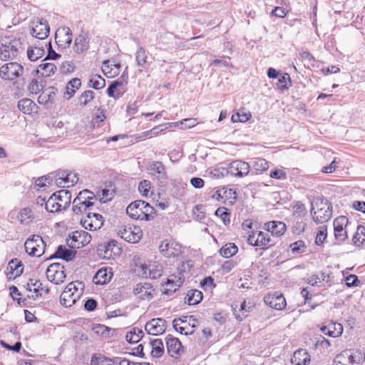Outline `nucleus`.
<instances>
[{
  "mask_svg": "<svg viewBox=\"0 0 365 365\" xmlns=\"http://www.w3.org/2000/svg\"><path fill=\"white\" fill-rule=\"evenodd\" d=\"M310 213L317 224L328 222L332 217V206L328 200L317 197L311 204Z\"/></svg>",
  "mask_w": 365,
  "mask_h": 365,
  "instance_id": "f257e3e1",
  "label": "nucleus"
},
{
  "mask_svg": "<svg viewBox=\"0 0 365 365\" xmlns=\"http://www.w3.org/2000/svg\"><path fill=\"white\" fill-rule=\"evenodd\" d=\"M24 67L16 62L4 63L0 67V77L5 81H14L24 73Z\"/></svg>",
  "mask_w": 365,
  "mask_h": 365,
  "instance_id": "f03ea898",
  "label": "nucleus"
},
{
  "mask_svg": "<svg viewBox=\"0 0 365 365\" xmlns=\"http://www.w3.org/2000/svg\"><path fill=\"white\" fill-rule=\"evenodd\" d=\"M26 252L31 256L41 257L44 253L46 244L39 235H33L24 244Z\"/></svg>",
  "mask_w": 365,
  "mask_h": 365,
  "instance_id": "7ed1b4c3",
  "label": "nucleus"
},
{
  "mask_svg": "<svg viewBox=\"0 0 365 365\" xmlns=\"http://www.w3.org/2000/svg\"><path fill=\"white\" fill-rule=\"evenodd\" d=\"M118 234L124 240L136 243L141 239L143 232L138 226L128 225L120 227Z\"/></svg>",
  "mask_w": 365,
  "mask_h": 365,
  "instance_id": "20e7f679",
  "label": "nucleus"
},
{
  "mask_svg": "<svg viewBox=\"0 0 365 365\" xmlns=\"http://www.w3.org/2000/svg\"><path fill=\"white\" fill-rule=\"evenodd\" d=\"M67 240V245L72 249H79L87 245L91 240L89 233L84 230H77L70 235Z\"/></svg>",
  "mask_w": 365,
  "mask_h": 365,
  "instance_id": "39448f33",
  "label": "nucleus"
},
{
  "mask_svg": "<svg viewBox=\"0 0 365 365\" xmlns=\"http://www.w3.org/2000/svg\"><path fill=\"white\" fill-rule=\"evenodd\" d=\"M21 48V43L16 39L11 41L9 44H1L0 46V59L9 61L15 58Z\"/></svg>",
  "mask_w": 365,
  "mask_h": 365,
  "instance_id": "423d86ee",
  "label": "nucleus"
},
{
  "mask_svg": "<svg viewBox=\"0 0 365 365\" xmlns=\"http://www.w3.org/2000/svg\"><path fill=\"white\" fill-rule=\"evenodd\" d=\"M247 243L257 247H261L263 249L267 248L272 245V240L267 232L262 231H253L250 234L247 239Z\"/></svg>",
  "mask_w": 365,
  "mask_h": 365,
  "instance_id": "0eeeda50",
  "label": "nucleus"
},
{
  "mask_svg": "<svg viewBox=\"0 0 365 365\" xmlns=\"http://www.w3.org/2000/svg\"><path fill=\"white\" fill-rule=\"evenodd\" d=\"M46 274L47 279L56 284L63 282L66 277L64 272V267L60 263H53L49 265L46 269Z\"/></svg>",
  "mask_w": 365,
  "mask_h": 365,
  "instance_id": "6e6552de",
  "label": "nucleus"
},
{
  "mask_svg": "<svg viewBox=\"0 0 365 365\" xmlns=\"http://www.w3.org/2000/svg\"><path fill=\"white\" fill-rule=\"evenodd\" d=\"M53 175L54 182L59 187L73 186L78 180V174L66 170H61L55 173Z\"/></svg>",
  "mask_w": 365,
  "mask_h": 365,
  "instance_id": "1a4fd4ad",
  "label": "nucleus"
},
{
  "mask_svg": "<svg viewBox=\"0 0 365 365\" xmlns=\"http://www.w3.org/2000/svg\"><path fill=\"white\" fill-rule=\"evenodd\" d=\"M81 222L86 230H96L103 225L104 219L101 214L89 211L86 214V217L81 220Z\"/></svg>",
  "mask_w": 365,
  "mask_h": 365,
  "instance_id": "9d476101",
  "label": "nucleus"
},
{
  "mask_svg": "<svg viewBox=\"0 0 365 365\" xmlns=\"http://www.w3.org/2000/svg\"><path fill=\"white\" fill-rule=\"evenodd\" d=\"M77 291L76 285L73 282L69 283L61 294V304L66 307H70L74 304L78 298Z\"/></svg>",
  "mask_w": 365,
  "mask_h": 365,
  "instance_id": "9b49d317",
  "label": "nucleus"
},
{
  "mask_svg": "<svg viewBox=\"0 0 365 365\" xmlns=\"http://www.w3.org/2000/svg\"><path fill=\"white\" fill-rule=\"evenodd\" d=\"M159 249L165 257H175L181 253V245L174 240H163Z\"/></svg>",
  "mask_w": 365,
  "mask_h": 365,
  "instance_id": "f8f14e48",
  "label": "nucleus"
},
{
  "mask_svg": "<svg viewBox=\"0 0 365 365\" xmlns=\"http://www.w3.org/2000/svg\"><path fill=\"white\" fill-rule=\"evenodd\" d=\"M167 327L166 321L162 318L152 319L145 325L146 332L150 335L158 336L163 334Z\"/></svg>",
  "mask_w": 365,
  "mask_h": 365,
  "instance_id": "ddd939ff",
  "label": "nucleus"
},
{
  "mask_svg": "<svg viewBox=\"0 0 365 365\" xmlns=\"http://www.w3.org/2000/svg\"><path fill=\"white\" fill-rule=\"evenodd\" d=\"M56 43L62 48L70 46L72 42V33L68 27L58 28L55 34Z\"/></svg>",
  "mask_w": 365,
  "mask_h": 365,
  "instance_id": "4468645a",
  "label": "nucleus"
},
{
  "mask_svg": "<svg viewBox=\"0 0 365 365\" xmlns=\"http://www.w3.org/2000/svg\"><path fill=\"white\" fill-rule=\"evenodd\" d=\"M141 269V275L145 278L158 279L163 273V268L160 265L157 264L156 262L147 264H141L140 266Z\"/></svg>",
  "mask_w": 365,
  "mask_h": 365,
  "instance_id": "2eb2a0df",
  "label": "nucleus"
},
{
  "mask_svg": "<svg viewBox=\"0 0 365 365\" xmlns=\"http://www.w3.org/2000/svg\"><path fill=\"white\" fill-rule=\"evenodd\" d=\"M359 361L351 350H345L335 356L334 365H358Z\"/></svg>",
  "mask_w": 365,
  "mask_h": 365,
  "instance_id": "dca6fc26",
  "label": "nucleus"
},
{
  "mask_svg": "<svg viewBox=\"0 0 365 365\" xmlns=\"http://www.w3.org/2000/svg\"><path fill=\"white\" fill-rule=\"evenodd\" d=\"M347 223L348 219L345 216H340L334 220V237L339 242H343L347 237L346 230L344 227Z\"/></svg>",
  "mask_w": 365,
  "mask_h": 365,
  "instance_id": "f3484780",
  "label": "nucleus"
},
{
  "mask_svg": "<svg viewBox=\"0 0 365 365\" xmlns=\"http://www.w3.org/2000/svg\"><path fill=\"white\" fill-rule=\"evenodd\" d=\"M264 302L267 305L277 310H282L287 304L284 296L278 292L267 294L264 297Z\"/></svg>",
  "mask_w": 365,
  "mask_h": 365,
  "instance_id": "a211bd4d",
  "label": "nucleus"
},
{
  "mask_svg": "<svg viewBox=\"0 0 365 365\" xmlns=\"http://www.w3.org/2000/svg\"><path fill=\"white\" fill-rule=\"evenodd\" d=\"M250 171V165L242 160H235L230 164L229 172L237 177L247 176Z\"/></svg>",
  "mask_w": 365,
  "mask_h": 365,
  "instance_id": "6ab92c4d",
  "label": "nucleus"
},
{
  "mask_svg": "<svg viewBox=\"0 0 365 365\" xmlns=\"http://www.w3.org/2000/svg\"><path fill=\"white\" fill-rule=\"evenodd\" d=\"M154 289L149 283H139L133 289V294L140 299L150 300L153 297Z\"/></svg>",
  "mask_w": 365,
  "mask_h": 365,
  "instance_id": "aec40b11",
  "label": "nucleus"
},
{
  "mask_svg": "<svg viewBox=\"0 0 365 365\" xmlns=\"http://www.w3.org/2000/svg\"><path fill=\"white\" fill-rule=\"evenodd\" d=\"M50 31L48 22L43 19H38L31 30V35L38 39L47 38Z\"/></svg>",
  "mask_w": 365,
  "mask_h": 365,
  "instance_id": "412c9836",
  "label": "nucleus"
},
{
  "mask_svg": "<svg viewBox=\"0 0 365 365\" xmlns=\"http://www.w3.org/2000/svg\"><path fill=\"white\" fill-rule=\"evenodd\" d=\"M143 200H135L131 202L126 208L127 214L133 219L143 220Z\"/></svg>",
  "mask_w": 365,
  "mask_h": 365,
  "instance_id": "4be33fe9",
  "label": "nucleus"
},
{
  "mask_svg": "<svg viewBox=\"0 0 365 365\" xmlns=\"http://www.w3.org/2000/svg\"><path fill=\"white\" fill-rule=\"evenodd\" d=\"M135 62L136 66L140 68L139 71L148 68L150 63L148 61V53L145 48L143 46H139L135 53Z\"/></svg>",
  "mask_w": 365,
  "mask_h": 365,
  "instance_id": "5701e85b",
  "label": "nucleus"
},
{
  "mask_svg": "<svg viewBox=\"0 0 365 365\" xmlns=\"http://www.w3.org/2000/svg\"><path fill=\"white\" fill-rule=\"evenodd\" d=\"M264 228L268 232H271L272 235L280 237L285 232L287 227L282 222L271 221L264 224Z\"/></svg>",
  "mask_w": 365,
  "mask_h": 365,
  "instance_id": "b1692460",
  "label": "nucleus"
},
{
  "mask_svg": "<svg viewBox=\"0 0 365 365\" xmlns=\"http://www.w3.org/2000/svg\"><path fill=\"white\" fill-rule=\"evenodd\" d=\"M113 277L111 268L103 267L98 270L93 277V282L96 284H105L109 282Z\"/></svg>",
  "mask_w": 365,
  "mask_h": 365,
  "instance_id": "393cba45",
  "label": "nucleus"
},
{
  "mask_svg": "<svg viewBox=\"0 0 365 365\" xmlns=\"http://www.w3.org/2000/svg\"><path fill=\"white\" fill-rule=\"evenodd\" d=\"M167 351L170 356L174 357L180 354L182 345L178 339L172 337L170 335L166 337Z\"/></svg>",
  "mask_w": 365,
  "mask_h": 365,
  "instance_id": "a878e982",
  "label": "nucleus"
},
{
  "mask_svg": "<svg viewBox=\"0 0 365 365\" xmlns=\"http://www.w3.org/2000/svg\"><path fill=\"white\" fill-rule=\"evenodd\" d=\"M322 332L331 337H338L343 333V327L339 323L330 322L321 328Z\"/></svg>",
  "mask_w": 365,
  "mask_h": 365,
  "instance_id": "bb28decb",
  "label": "nucleus"
},
{
  "mask_svg": "<svg viewBox=\"0 0 365 365\" xmlns=\"http://www.w3.org/2000/svg\"><path fill=\"white\" fill-rule=\"evenodd\" d=\"M44 202L45 208L48 212H55L61 210V205L58 204V201L56 200V197H54L53 194L46 202L44 198L38 197L37 204L42 205Z\"/></svg>",
  "mask_w": 365,
  "mask_h": 365,
  "instance_id": "cd10ccee",
  "label": "nucleus"
},
{
  "mask_svg": "<svg viewBox=\"0 0 365 365\" xmlns=\"http://www.w3.org/2000/svg\"><path fill=\"white\" fill-rule=\"evenodd\" d=\"M58 204L61 205V210H66L71 204V193L67 190H61L53 193Z\"/></svg>",
  "mask_w": 365,
  "mask_h": 365,
  "instance_id": "c85d7f7f",
  "label": "nucleus"
},
{
  "mask_svg": "<svg viewBox=\"0 0 365 365\" xmlns=\"http://www.w3.org/2000/svg\"><path fill=\"white\" fill-rule=\"evenodd\" d=\"M310 362V355L305 349H299L294 353L292 363L295 365H308Z\"/></svg>",
  "mask_w": 365,
  "mask_h": 365,
  "instance_id": "c756f323",
  "label": "nucleus"
},
{
  "mask_svg": "<svg viewBox=\"0 0 365 365\" xmlns=\"http://www.w3.org/2000/svg\"><path fill=\"white\" fill-rule=\"evenodd\" d=\"M88 48V41L87 35L84 33L80 34L75 39L73 49L76 53H81Z\"/></svg>",
  "mask_w": 365,
  "mask_h": 365,
  "instance_id": "7c9ffc66",
  "label": "nucleus"
},
{
  "mask_svg": "<svg viewBox=\"0 0 365 365\" xmlns=\"http://www.w3.org/2000/svg\"><path fill=\"white\" fill-rule=\"evenodd\" d=\"M76 256V252L60 245L56 251L53 257L60 258L67 262L72 260Z\"/></svg>",
  "mask_w": 365,
  "mask_h": 365,
  "instance_id": "2f4dec72",
  "label": "nucleus"
},
{
  "mask_svg": "<svg viewBox=\"0 0 365 365\" xmlns=\"http://www.w3.org/2000/svg\"><path fill=\"white\" fill-rule=\"evenodd\" d=\"M118 358L110 359L101 354H93L91 359V365H116Z\"/></svg>",
  "mask_w": 365,
  "mask_h": 365,
  "instance_id": "473e14b6",
  "label": "nucleus"
},
{
  "mask_svg": "<svg viewBox=\"0 0 365 365\" xmlns=\"http://www.w3.org/2000/svg\"><path fill=\"white\" fill-rule=\"evenodd\" d=\"M17 219L21 224L27 225L34 220V214L30 207H24L18 214Z\"/></svg>",
  "mask_w": 365,
  "mask_h": 365,
  "instance_id": "72a5a7b5",
  "label": "nucleus"
},
{
  "mask_svg": "<svg viewBox=\"0 0 365 365\" xmlns=\"http://www.w3.org/2000/svg\"><path fill=\"white\" fill-rule=\"evenodd\" d=\"M202 293L197 289L188 291L185 302L189 305H195L200 303L202 299Z\"/></svg>",
  "mask_w": 365,
  "mask_h": 365,
  "instance_id": "f704fd0d",
  "label": "nucleus"
},
{
  "mask_svg": "<svg viewBox=\"0 0 365 365\" xmlns=\"http://www.w3.org/2000/svg\"><path fill=\"white\" fill-rule=\"evenodd\" d=\"M56 71V66L53 63H41L38 68L36 71L40 73L42 76L49 77L51 75L54 74Z\"/></svg>",
  "mask_w": 365,
  "mask_h": 365,
  "instance_id": "c9c22d12",
  "label": "nucleus"
},
{
  "mask_svg": "<svg viewBox=\"0 0 365 365\" xmlns=\"http://www.w3.org/2000/svg\"><path fill=\"white\" fill-rule=\"evenodd\" d=\"M184 282V279L182 277L177 278L175 276H171L170 278L168 279L166 282V287L165 293L174 292L176 289L180 287Z\"/></svg>",
  "mask_w": 365,
  "mask_h": 365,
  "instance_id": "e433bc0d",
  "label": "nucleus"
},
{
  "mask_svg": "<svg viewBox=\"0 0 365 365\" xmlns=\"http://www.w3.org/2000/svg\"><path fill=\"white\" fill-rule=\"evenodd\" d=\"M81 81L78 78H72L66 85L65 95H68L67 99L74 96L76 91L81 87Z\"/></svg>",
  "mask_w": 365,
  "mask_h": 365,
  "instance_id": "4c0bfd02",
  "label": "nucleus"
},
{
  "mask_svg": "<svg viewBox=\"0 0 365 365\" xmlns=\"http://www.w3.org/2000/svg\"><path fill=\"white\" fill-rule=\"evenodd\" d=\"M152 350L151 355L153 357L160 358L164 354V345L161 339H154L150 342Z\"/></svg>",
  "mask_w": 365,
  "mask_h": 365,
  "instance_id": "58836bf2",
  "label": "nucleus"
},
{
  "mask_svg": "<svg viewBox=\"0 0 365 365\" xmlns=\"http://www.w3.org/2000/svg\"><path fill=\"white\" fill-rule=\"evenodd\" d=\"M56 97V92L53 88L51 90L43 91L38 97V103L41 105H47L53 102Z\"/></svg>",
  "mask_w": 365,
  "mask_h": 365,
  "instance_id": "ea45409f",
  "label": "nucleus"
},
{
  "mask_svg": "<svg viewBox=\"0 0 365 365\" xmlns=\"http://www.w3.org/2000/svg\"><path fill=\"white\" fill-rule=\"evenodd\" d=\"M143 334L142 329L134 327L126 334L125 339L130 344L137 343L143 338Z\"/></svg>",
  "mask_w": 365,
  "mask_h": 365,
  "instance_id": "a19ab883",
  "label": "nucleus"
},
{
  "mask_svg": "<svg viewBox=\"0 0 365 365\" xmlns=\"http://www.w3.org/2000/svg\"><path fill=\"white\" fill-rule=\"evenodd\" d=\"M238 252L237 246L234 243H227L220 250V254L225 258H230Z\"/></svg>",
  "mask_w": 365,
  "mask_h": 365,
  "instance_id": "79ce46f5",
  "label": "nucleus"
},
{
  "mask_svg": "<svg viewBox=\"0 0 365 365\" xmlns=\"http://www.w3.org/2000/svg\"><path fill=\"white\" fill-rule=\"evenodd\" d=\"M94 98L95 93L93 91H85L78 96V104L82 107L87 106L94 99Z\"/></svg>",
  "mask_w": 365,
  "mask_h": 365,
  "instance_id": "37998d69",
  "label": "nucleus"
},
{
  "mask_svg": "<svg viewBox=\"0 0 365 365\" xmlns=\"http://www.w3.org/2000/svg\"><path fill=\"white\" fill-rule=\"evenodd\" d=\"M36 107V104L29 98H23L18 103L19 109L25 114H31Z\"/></svg>",
  "mask_w": 365,
  "mask_h": 365,
  "instance_id": "c03bdc74",
  "label": "nucleus"
},
{
  "mask_svg": "<svg viewBox=\"0 0 365 365\" xmlns=\"http://www.w3.org/2000/svg\"><path fill=\"white\" fill-rule=\"evenodd\" d=\"M76 200L74 198L72 207L73 212L76 215L82 214L84 212H86L88 210L89 212L93 206V203L85 204L82 202L78 205V203H76Z\"/></svg>",
  "mask_w": 365,
  "mask_h": 365,
  "instance_id": "a18cd8bd",
  "label": "nucleus"
},
{
  "mask_svg": "<svg viewBox=\"0 0 365 365\" xmlns=\"http://www.w3.org/2000/svg\"><path fill=\"white\" fill-rule=\"evenodd\" d=\"M32 287H34L33 291L36 294V295H32L31 297L35 299L38 295H40L39 292L41 290H43V284L39 280H34L32 279H30L26 287L28 291L31 292Z\"/></svg>",
  "mask_w": 365,
  "mask_h": 365,
  "instance_id": "49530a36",
  "label": "nucleus"
},
{
  "mask_svg": "<svg viewBox=\"0 0 365 365\" xmlns=\"http://www.w3.org/2000/svg\"><path fill=\"white\" fill-rule=\"evenodd\" d=\"M106 86V81L99 75H93L91 77L88 82V87L93 88L96 90H99L104 88Z\"/></svg>",
  "mask_w": 365,
  "mask_h": 365,
  "instance_id": "de8ad7c7",
  "label": "nucleus"
},
{
  "mask_svg": "<svg viewBox=\"0 0 365 365\" xmlns=\"http://www.w3.org/2000/svg\"><path fill=\"white\" fill-rule=\"evenodd\" d=\"M10 270L16 277L19 276L23 272V265L17 259H11L7 267V270Z\"/></svg>",
  "mask_w": 365,
  "mask_h": 365,
  "instance_id": "09e8293b",
  "label": "nucleus"
},
{
  "mask_svg": "<svg viewBox=\"0 0 365 365\" xmlns=\"http://www.w3.org/2000/svg\"><path fill=\"white\" fill-rule=\"evenodd\" d=\"M353 242L359 246L365 242V227L359 225L354 235L353 236Z\"/></svg>",
  "mask_w": 365,
  "mask_h": 365,
  "instance_id": "8fccbe9b",
  "label": "nucleus"
},
{
  "mask_svg": "<svg viewBox=\"0 0 365 365\" xmlns=\"http://www.w3.org/2000/svg\"><path fill=\"white\" fill-rule=\"evenodd\" d=\"M44 50L39 47L29 48L27 50V56L29 60L35 61L43 56Z\"/></svg>",
  "mask_w": 365,
  "mask_h": 365,
  "instance_id": "3c124183",
  "label": "nucleus"
},
{
  "mask_svg": "<svg viewBox=\"0 0 365 365\" xmlns=\"http://www.w3.org/2000/svg\"><path fill=\"white\" fill-rule=\"evenodd\" d=\"M150 170L158 173L159 178L163 179H165L167 178L165 166L161 162H153L150 165Z\"/></svg>",
  "mask_w": 365,
  "mask_h": 365,
  "instance_id": "603ef678",
  "label": "nucleus"
},
{
  "mask_svg": "<svg viewBox=\"0 0 365 365\" xmlns=\"http://www.w3.org/2000/svg\"><path fill=\"white\" fill-rule=\"evenodd\" d=\"M143 206H144V209L143 210V220L149 221L154 219L155 217V210L154 207H153L145 201H144V205Z\"/></svg>",
  "mask_w": 365,
  "mask_h": 365,
  "instance_id": "864d4df0",
  "label": "nucleus"
},
{
  "mask_svg": "<svg viewBox=\"0 0 365 365\" xmlns=\"http://www.w3.org/2000/svg\"><path fill=\"white\" fill-rule=\"evenodd\" d=\"M184 318L187 319V317H184ZM173 328L180 334H183L186 329H188L186 319H182L181 318L175 319L173 321Z\"/></svg>",
  "mask_w": 365,
  "mask_h": 365,
  "instance_id": "5fc2aeb1",
  "label": "nucleus"
},
{
  "mask_svg": "<svg viewBox=\"0 0 365 365\" xmlns=\"http://www.w3.org/2000/svg\"><path fill=\"white\" fill-rule=\"evenodd\" d=\"M307 214L305 205L302 202H297L293 206V215L295 218H301Z\"/></svg>",
  "mask_w": 365,
  "mask_h": 365,
  "instance_id": "6e6d98bb",
  "label": "nucleus"
},
{
  "mask_svg": "<svg viewBox=\"0 0 365 365\" xmlns=\"http://www.w3.org/2000/svg\"><path fill=\"white\" fill-rule=\"evenodd\" d=\"M253 168L256 172H263L269 168L268 162L263 158H256L253 163Z\"/></svg>",
  "mask_w": 365,
  "mask_h": 365,
  "instance_id": "4d7b16f0",
  "label": "nucleus"
},
{
  "mask_svg": "<svg viewBox=\"0 0 365 365\" xmlns=\"http://www.w3.org/2000/svg\"><path fill=\"white\" fill-rule=\"evenodd\" d=\"M330 346V341L322 336H319L315 342V348L319 349L322 352L327 350Z\"/></svg>",
  "mask_w": 365,
  "mask_h": 365,
  "instance_id": "13d9d810",
  "label": "nucleus"
},
{
  "mask_svg": "<svg viewBox=\"0 0 365 365\" xmlns=\"http://www.w3.org/2000/svg\"><path fill=\"white\" fill-rule=\"evenodd\" d=\"M215 215L220 217L225 225L230 223V212L225 207H219L215 211Z\"/></svg>",
  "mask_w": 365,
  "mask_h": 365,
  "instance_id": "bf43d9fd",
  "label": "nucleus"
},
{
  "mask_svg": "<svg viewBox=\"0 0 365 365\" xmlns=\"http://www.w3.org/2000/svg\"><path fill=\"white\" fill-rule=\"evenodd\" d=\"M91 194V191L88 190H83L81 191L78 195L75 197L76 200V203L83 202L85 204L88 203H93L92 201H90V198L88 195Z\"/></svg>",
  "mask_w": 365,
  "mask_h": 365,
  "instance_id": "052dcab7",
  "label": "nucleus"
},
{
  "mask_svg": "<svg viewBox=\"0 0 365 365\" xmlns=\"http://www.w3.org/2000/svg\"><path fill=\"white\" fill-rule=\"evenodd\" d=\"M43 89L41 83L38 82L36 79H32L28 86L29 91L32 94H37Z\"/></svg>",
  "mask_w": 365,
  "mask_h": 365,
  "instance_id": "680f3d73",
  "label": "nucleus"
},
{
  "mask_svg": "<svg viewBox=\"0 0 365 365\" xmlns=\"http://www.w3.org/2000/svg\"><path fill=\"white\" fill-rule=\"evenodd\" d=\"M289 247L292 253L298 254L304 252L305 244L302 240H298L292 243Z\"/></svg>",
  "mask_w": 365,
  "mask_h": 365,
  "instance_id": "e2e57ef3",
  "label": "nucleus"
},
{
  "mask_svg": "<svg viewBox=\"0 0 365 365\" xmlns=\"http://www.w3.org/2000/svg\"><path fill=\"white\" fill-rule=\"evenodd\" d=\"M150 189V182L148 180H143L139 183L138 190L143 196L147 197L149 195Z\"/></svg>",
  "mask_w": 365,
  "mask_h": 365,
  "instance_id": "0e129e2a",
  "label": "nucleus"
},
{
  "mask_svg": "<svg viewBox=\"0 0 365 365\" xmlns=\"http://www.w3.org/2000/svg\"><path fill=\"white\" fill-rule=\"evenodd\" d=\"M326 237H327V227L322 226L320 227V230L317 232V237L315 239L316 244L317 245H322L324 242Z\"/></svg>",
  "mask_w": 365,
  "mask_h": 365,
  "instance_id": "69168bd1",
  "label": "nucleus"
},
{
  "mask_svg": "<svg viewBox=\"0 0 365 365\" xmlns=\"http://www.w3.org/2000/svg\"><path fill=\"white\" fill-rule=\"evenodd\" d=\"M269 175L271 178L277 180H285L287 178V173L282 169H275L272 170Z\"/></svg>",
  "mask_w": 365,
  "mask_h": 365,
  "instance_id": "338daca9",
  "label": "nucleus"
},
{
  "mask_svg": "<svg viewBox=\"0 0 365 365\" xmlns=\"http://www.w3.org/2000/svg\"><path fill=\"white\" fill-rule=\"evenodd\" d=\"M122 85V82L118 81H115L112 82V83L109 86L107 89V93L109 97L116 98L115 96V91L117 90V88Z\"/></svg>",
  "mask_w": 365,
  "mask_h": 365,
  "instance_id": "774afa93",
  "label": "nucleus"
}]
</instances>
